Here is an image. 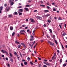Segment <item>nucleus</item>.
Masks as SVG:
<instances>
[{
    "instance_id": "f257e3e1",
    "label": "nucleus",
    "mask_w": 67,
    "mask_h": 67,
    "mask_svg": "<svg viewBox=\"0 0 67 67\" xmlns=\"http://www.w3.org/2000/svg\"><path fill=\"white\" fill-rule=\"evenodd\" d=\"M25 33V31L24 30H21L20 31V33L21 34H24L23 33Z\"/></svg>"
},
{
    "instance_id": "f03ea898",
    "label": "nucleus",
    "mask_w": 67,
    "mask_h": 67,
    "mask_svg": "<svg viewBox=\"0 0 67 67\" xmlns=\"http://www.w3.org/2000/svg\"><path fill=\"white\" fill-rule=\"evenodd\" d=\"M11 8V7H7L5 10V11L6 12L7 11H8L9 10V9Z\"/></svg>"
},
{
    "instance_id": "7ed1b4c3",
    "label": "nucleus",
    "mask_w": 67,
    "mask_h": 67,
    "mask_svg": "<svg viewBox=\"0 0 67 67\" xmlns=\"http://www.w3.org/2000/svg\"><path fill=\"white\" fill-rule=\"evenodd\" d=\"M47 42L49 43L50 44V45H51L52 46H54V44L50 42V41L48 40Z\"/></svg>"
},
{
    "instance_id": "20e7f679",
    "label": "nucleus",
    "mask_w": 67,
    "mask_h": 67,
    "mask_svg": "<svg viewBox=\"0 0 67 67\" xmlns=\"http://www.w3.org/2000/svg\"><path fill=\"white\" fill-rule=\"evenodd\" d=\"M30 20L31 21V22H32V23H34L35 22V21L34 20V19H32V18H31L30 19Z\"/></svg>"
},
{
    "instance_id": "39448f33",
    "label": "nucleus",
    "mask_w": 67,
    "mask_h": 67,
    "mask_svg": "<svg viewBox=\"0 0 67 67\" xmlns=\"http://www.w3.org/2000/svg\"><path fill=\"white\" fill-rule=\"evenodd\" d=\"M43 63H44V64H46V65H48V66H50V65L49 64V63H47L45 62H44Z\"/></svg>"
},
{
    "instance_id": "423d86ee",
    "label": "nucleus",
    "mask_w": 67,
    "mask_h": 67,
    "mask_svg": "<svg viewBox=\"0 0 67 67\" xmlns=\"http://www.w3.org/2000/svg\"><path fill=\"white\" fill-rule=\"evenodd\" d=\"M24 9H25L26 11H29V9H28L27 8H24Z\"/></svg>"
},
{
    "instance_id": "0eeeda50",
    "label": "nucleus",
    "mask_w": 67,
    "mask_h": 67,
    "mask_svg": "<svg viewBox=\"0 0 67 67\" xmlns=\"http://www.w3.org/2000/svg\"><path fill=\"white\" fill-rule=\"evenodd\" d=\"M10 29L11 31H12L13 29V26H11L10 27Z\"/></svg>"
},
{
    "instance_id": "6e6552de",
    "label": "nucleus",
    "mask_w": 67,
    "mask_h": 67,
    "mask_svg": "<svg viewBox=\"0 0 67 67\" xmlns=\"http://www.w3.org/2000/svg\"><path fill=\"white\" fill-rule=\"evenodd\" d=\"M49 12V10H44V12L46 13V12Z\"/></svg>"
},
{
    "instance_id": "1a4fd4ad",
    "label": "nucleus",
    "mask_w": 67,
    "mask_h": 67,
    "mask_svg": "<svg viewBox=\"0 0 67 67\" xmlns=\"http://www.w3.org/2000/svg\"><path fill=\"white\" fill-rule=\"evenodd\" d=\"M1 52L2 53H6V51H5L3 50H1Z\"/></svg>"
},
{
    "instance_id": "9d476101",
    "label": "nucleus",
    "mask_w": 67,
    "mask_h": 67,
    "mask_svg": "<svg viewBox=\"0 0 67 67\" xmlns=\"http://www.w3.org/2000/svg\"><path fill=\"white\" fill-rule=\"evenodd\" d=\"M19 11L20 12H23V9H20L19 10Z\"/></svg>"
},
{
    "instance_id": "9b49d317",
    "label": "nucleus",
    "mask_w": 67,
    "mask_h": 67,
    "mask_svg": "<svg viewBox=\"0 0 67 67\" xmlns=\"http://www.w3.org/2000/svg\"><path fill=\"white\" fill-rule=\"evenodd\" d=\"M35 30H34L32 33V34L34 36V35H35Z\"/></svg>"
},
{
    "instance_id": "f8f14e48",
    "label": "nucleus",
    "mask_w": 67,
    "mask_h": 67,
    "mask_svg": "<svg viewBox=\"0 0 67 67\" xmlns=\"http://www.w3.org/2000/svg\"><path fill=\"white\" fill-rule=\"evenodd\" d=\"M21 44L23 45L24 46V47H25V44L23 43H21Z\"/></svg>"
},
{
    "instance_id": "ddd939ff",
    "label": "nucleus",
    "mask_w": 67,
    "mask_h": 67,
    "mask_svg": "<svg viewBox=\"0 0 67 67\" xmlns=\"http://www.w3.org/2000/svg\"><path fill=\"white\" fill-rule=\"evenodd\" d=\"M36 18H37V19H41V18L40 17L38 16H37Z\"/></svg>"
},
{
    "instance_id": "4468645a",
    "label": "nucleus",
    "mask_w": 67,
    "mask_h": 67,
    "mask_svg": "<svg viewBox=\"0 0 67 67\" xmlns=\"http://www.w3.org/2000/svg\"><path fill=\"white\" fill-rule=\"evenodd\" d=\"M18 48H20V47H21V44H19L18 45Z\"/></svg>"
},
{
    "instance_id": "2eb2a0df",
    "label": "nucleus",
    "mask_w": 67,
    "mask_h": 67,
    "mask_svg": "<svg viewBox=\"0 0 67 67\" xmlns=\"http://www.w3.org/2000/svg\"><path fill=\"white\" fill-rule=\"evenodd\" d=\"M18 12V13L19 14V15H22V13H20V12Z\"/></svg>"
},
{
    "instance_id": "dca6fc26",
    "label": "nucleus",
    "mask_w": 67,
    "mask_h": 67,
    "mask_svg": "<svg viewBox=\"0 0 67 67\" xmlns=\"http://www.w3.org/2000/svg\"><path fill=\"white\" fill-rule=\"evenodd\" d=\"M54 42H55V43L57 45L58 44V43L57 42V41H56L55 39L54 40Z\"/></svg>"
},
{
    "instance_id": "f3484780",
    "label": "nucleus",
    "mask_w": 67,
    "mask_h": 67,
    "mask_svg": "<svg viewBox=\"0 0 67 67\" xmlns=\"http://www.w3.org/2000/svg\"><path fill=\"white\" fill-rule=\"evenodd\" d=\"M27 59L28 60V61H30V60H31V59L29 57H28L27 58Z\"/></svg>"
},
{
    "instance_id": "a211bd4d",
    "label": "nucleus",
    "mask_w": 67,
    "mask_h": 67,
    "mask_svg": "<svg viewBox=\"0 0 67 67\" xmlns=\"http://www.w3.org/2000/svg\"><path fill=\"white\" fill-rule=\"evenodd\" d=\"M62 23H61V25L59 24V26L60 29H62V28L61 27V26H62Z\"/></svg>"
},
{
    "instance_id": "6ab92c4d",
    "label": "nucleus",
    "mask_w": 67,
    "mask_h": 67,
    "mask_svg": "<svg viewBox=\"0 0 67 67\" xmlns=\"http://www.w3.org/2000/svg\"><path fill=\"white\" fill-rule=\"evenodd\" d=\"M49 31L50 32V33H52V30L51 29H49Z\"/></svg>"
},
{
    "instance_id": "aec40b11",
    "label": "nucleus",
    "mask_w": 67,
    "mask_h": 67,
    "mask_svg": "<svg viewBox=\"0 0 67 67\" xmlns=\"http://www.w3.org/2000/svg\"><path fill=\"white\" fill-rule=\"evenodd\" d=\"M6 65L8 67H10V64H7Z\"/></svg>"
},
{
    "instance_id": "412c9836",
    "label": "nucleus",
    "mask_w": 67,
    "mask_h": 67,
    "mask_svg": "<svg viewBox=\"0 0 67 67\" xmlns=\"http://www.w3.org/2000/svg\"><path fill=\"white\" fill-rule=\"evenodd\" d=\"M2 9H3V7H0V10H2Z\"/></svg>"
},
{
    "instance_id": "4be33fe9",
    "label": "nucleus",
    "mask_w": 67,
    "mask_h": 67,
    "mask_svg": "<svg viewBox=\"0 0 67 67\" xmlns=\"http://www.w3.org/2000/svg\"><path fill=\"white\" fill-rule=\"evenodd\" d=\"M13 4H14V2H12L10 4V5H13Z\"/></svg>"
},
{
    "instance_id": "5701e85b",
    "label": "nucleus",
    "mask_w": 67,
    "mask_h": 67,
    "mask_svg": "<svg viewBox=\"0 0 67 67\" xmlns=\"http://www.w3.org/2000/svg\"><path fill=\"white\" fill-rule=\"evenodd\" d=\"M25 7H31V6L30 5H26Z\"/></svg>"
},
{
    "instance_id": "b1692460",
    "label": "nucleus",
    "mask_w": 67,
    "mask_h": 67,
    "mask_svg": "<svg viewBox=\"0 0 67 67\" xmlns=\"http://www.w3.org/2000/svg\"><path fill=\"white\" fill-rule=\"evenodd\" d=\"M24 64L25 65H27V62H25L24 63Z\"/></svg>"
},
{
    "instance_id": "393cba45",
    "label": "nucleus",
    "mask_w": 67,
    "mask_h": 67,
    "mask_svg": "<svg viewBox=\"0 0 67 67\" xmlns=\"http://www.w3.org/2000/svg\"><path fill=\"white\" fill-rule=\"evenodd\" d=\"M14 15H17V14H18V13L16 12H14Z\"/></svg>"
},
{
    "instance_id": "a878e982",
    "label": "nucleus",
    "mask_w": 67,
    "mask_h": 67,
    "mask_svg": "<svg viewBox=\"0 0 67 67\" xmlns=\"http://www.w3.org/2000/svg\"><path fill=\"white\" fill-rule=\"evenodd\" d=\"M40 6H41V7H45V5L43 4L40 5Z\"/></svg>"
},
{
    "instance_id": "bb28decb",
    "label": "nucleus",
    "mask_w": 67,
    "mask_h": 67,
    "mask_svg": "<svg viewBox=\"0 0 67 67\" xmlns=\"http://www.w3.org/2000/svg\"><path fill=\"white\" fill-rule=\"evenodd\" d=\"M54 59H55V57L53 56L52 58V60H54Z\"/></svg>"
},
{
    "instance_id": "cd10ccee",
    "label": "nucleus",
    "mask_w": 67,
    "mask_h": 67,
    "mask_svg": "<svg viewBox=\"0 0 67 67\" xmlns=\"http://www.w3.org/2000/svg\"><path fill=\"white\" fill-rule=\"evenodd\" d=\"M14 34H15V32H13L12 34V36H14Z\"/></svg>"
},
{
    "instance_id": "c85d7f7f",
    "label": "nucleus",
    "mask_w": 67,
    "mask_h": 67,
    "mask_svg": "<svg viewBox=\"0 0 67 67\" xmlns=\"http://www.w3.org/2000/svg\"><path fill=\"white\" fill-rule=\"evenodd\" d=\"M66 35V34L64 32L63 33V36H65V35Z\"/></svg>"
},
{
    "instance_id": "c756f323",
    "label": "nucleus",
    "mask_w": 67,
    "mask_h": 67,
    "mask_svg": "<svg viewBox=\"0 0 67 67\" xmlns=\"http://www.w3.org/2000/svg\"><path fill=\"white\" fill-rule=\"evenodd\" d=\"M50 15V14H48L47 15H46L45 16L47 17V16H49Z\"/></svg>"
},
{
    "instance_id": "7c9ffc66",
    "label": "nucleus",
    "mask_w": 67,
    "mask_h": 67,
    "mask_svg": "<svg viewBox=\"0 0 67 67\" xmlns=\"http://www.w3.org/2000/svg\"><path fill=\"white\" fill-rule=\"evenodd\" d=\"M18 8L19 9H20V8H22V6H19Z\"/></svg>"
},
{
    "instance_id": "2f4dec72",
    "label": "nucleus",
    "mask_w": 67,
    "mask_h": 67,
    "mask_svg": "<svg viewBox=\"0 0 67 67\" xmlns=\"http://www.w3.org/2000/svg\"><path fill=\"white\" fill-rule=\"evenodd\" d=\"M62 59H60V62L61 63L62 62Z\"/></svg>"
},
{
    "instance_id": "473e14b6",
    "label": "nucleus",
    "mask_w": 67,
    "mask_h": 67,
    "mask_svg": "<svg viewBox=\"0 0 67 67\" xmlns=\"http://www.w3.org/2000/svg\"><path fill=\"white\" fill-rule=\"evenodd\" d=\"M30 37L31 38H34V37L32 36H31V37Z\"/></svg>"
},
{
    "instance_id": "72a5a7b5",
    "label": "nucleus",
    "mask_w": 67,
    "mask_h": 67,
    "mask_svg": "<svg viewBox=\"0 0 67 67\" xmlns=\"http://www.w3.org/2000/svg\"><path fill=\"white\" fill-rule=\"evenodd\" d=\"M62 46L63 49H64V46H63L62 44Z\"/></svg>"
},
{
    "instance_id": "f704fd0d",
    "label": "nucleus",
    "mask_w": 67,
    "mask_h": 67,
    "mask_svg": "<svg viewBox=\"0 0 67 67\" xmlns=\"http://www.w3.org/2000/svg\"><path fill=\"white\" fill-rule=\"evenodd\" d=\"M63 66H64V67H65V66H66V64H64L63 65Z\"/></svg>"
},
{
    "instance_id": "c9c22d12",
    "label": "nucleus",
    "mask_w": 67,
    "mask_h": 67,
    "mask_svg": "<svg viewBox=\"0 0 67 67\" xmlns=\"http://www.w3.org/2000/svg\"><path fill=\"white\" fill-rule=\"evenodd\" d=\"M34 40V38H32L31 39H30V41H33Z\"/></svg>"
},
{
    "instance_id": "e433bc0d",
    "label": "nucleus",
    "mask_w": 67,
    "mask_h": 67,
    "mask_svg": "<svg viewBox=\"0 0 67 67\" xmlns=\"http://www.w3.org/2000/svg\"><path fill=\"white\" fill-rule=\"evenodd\" d=\"M58 20H62V19L61 18H60V17H59V18L58 19Z\"/></svg>"
},
{
    "instance_id": "4c0bfd02",
    "label": "nucleus",
    "mask_w": 67,
    "mask_h": 67,
    "mask_svg": "<svg viewBox=\"0 0 67 67\" xmlns=\"http://www.w3.org/2000/svg\"><path fill=\"white\" fill-rule=\"evenodd\" d=\"M9 54L10 56H11V57H12V54L10 53H9Z\"/></svg>"
},
{
    "instance_id": "58836bf2",
    "label": "nucleus",
    "mask_w": 67,
    "mask_h": 67,
    "mask_svg": "<svg viewBox=\"0 0 67 67\" xmlns=\"http://www.w3.org/2000/svg\"><path fill=\"white\" fill-rule=\"evenodd\" d=\"M9 18H11V17H12V15H10L9 16Z\"/></svg>"
},
{
    "instance_id": "ea45409f",
    "label": "nucleus",
    "mask_w": 67,
    "mask_h": 67,
    "mask_svg": "<svg viewBox=\"0 0 67 67\" xmlns=\"http://www.w3.org/2000/svg\"><path fill=\"white\" fill-rule=\"evenodd\" d=\"M14 54L15 55H16V54H17V53H16V52H15L14 53Z\"/></svg>"
},
{
    "instance_id": "a19ab883",
    "label": "nucleus",
    "mask_w": 67,
    "mask_h": 67,
    "mask_svg": "<svg viewBox=\"0 0 67 67\" xmlns=\"http://www.w3.org/2000/svg\"><path fill=\"white\" fill-rule=\"evenodd\" d=\"M56 9H55V8H53V10L54 11H56Z\"/></svg>"
},
{
    "instance_id": "79ce46f5",
    "label": "nucleus",
    "mask_w": 67,
    "mask_h": 67,
    "mask_svg": "<svg viewBox=\"0 0 67 67\" xmlns=\"http://www.w3.org/2000/svg\"><path fill=\"white\" fill-rule=\"evenodd\" d=\"M48 22L49 23H50V22H51V20H48Z\"/></svg>"
},
{
    "instance_id": "37998d69",
    "label": "nucleus",
    "mask_w": 67,
    "mask_h": 67,
    "mask_svg": "<svg viewBox=\"0 0 67 67\" xmlns=\"http://www.w3.org/2000/svg\"><path fill=\"white\" fill-rule=\"evenodd\" d=\"M52 5H55V3H52Z\"/></svg>"
},
{
    "instance_id": "c03bdc74",
    "label": "nucleus",
    "mask_w": 67,
    "mask_h": 67,
    "mask_svg": "<svg viewBox=\"0 0 67 67\" xmlns=\"http://www.w3.org/2000/svg\"><path fill=\"white\" fill-rule=\"evenodd\" d=\"M10 61H11L12 62H13V59H10Z\"/></svg>"
},
{
    "instance_id": "a18cd8bd",
    "label": "nucleus",
    "mask_w": 67,
    "mask_h": 67,
    "mask_svg": "<svg viewBox=\"0 0 67 67\" xmlns=\"http://www.w3.org/2000/svg\"><path fill=\"white\" fill-rule=\"evenodd\" d=\"M54 56H53L54 57L56 56V53H55L54 54Z\"/></svg>"
},
{
    "instance_id": "49530a36",
    "label": "nucleus",
    "mask_w": 67,
    "mask_h": 67,
    "mask_svg": "<svg viewBox=\"0 0 67 67\" xmlns=\"http://www.w3.org/2000/svg\"><path fill=\"white\" fill-rule=\"evenodd\" d=\"M37 10H35L34 11V12H37Z\"/></svg>"
},
{
    "instance_id": "de8ad7c7",
    "label": "nucleus",
    "mask_w": 67,
    "mask_h": 67,
    "mask_svg": "<svg viewBox=\"0 0 67 67\" xmlns=\"http://www.w3.org/2000/svg\"><path fill=\"white\" fill-rule=\"evenodd\" d=\"M44 27H46V24H44V25H43Z\"/></svg>"
},
{
    "instance_id": "09e8293b",
    "label": "nucleus",
    "mask_w": 67,
    "mask_h": 67,
    "mask_svg": "<svg viewBox=\"0 0 67 67\" xmlns=\"http://www.w3.org/2000/svg\"><path fill=\"white\" fill-rule=\"evenodd\" d=\"M30 64L31 65H33V63H32V62H30Z\"/></svg>"
},
{
    "instance_id": "8fccbe9b",
    "label": "nucleus",
    "mask_w": 67,
    "mask_h": 67,
    "mask_svg": "<svg viewBox=\"0 0 67 67\" xmlns=\"http://www.w3.org/2000/svg\"><path fill=\"white\" fill-rule=\"evenodd\" d=\"M43 67H47V66H46L45 65H43Z\"/></svg>"
},
{
    "instance_id": "3c124183",
    "label": "nucleus",
    "mask_w": 67,
    "mask_h": 67,
    "mask_svg": "<svg viewBox=\"0 0 67 67\" xmlns=\"http://www.w3.org/2000/svg\"><path fill=\"white\" fill-rule=\"evenodd\" d=\"M38 58L39 60H41V58H39V57H38Z\"/></svg>"
},
{
    "instance_id": "603ef678",
    "label": "nucleus",
    "mask_w": 67,
    "mask_h": 67,
    "mask_svg": "<svg viewBox=\"0 0 67 67\" xmlns=\"http://www.w3.org/2000/svg\"><path fill=\"white\" fill-rule=\"evenodd\" d=\"M23 27H25V25H22Z\"/></svg>"
},
{
    "instance_id": "864d4df0",
    "label": "nucleus",
    "mask_w": 67,
    "mask_h": 67,
    "mask_svg": "<svg viewBox=\"0 0 67 67\" xmlns=\"http://www.w3.org/2000/svg\"><path fill=\"white\" fill-rule=\"evenodd\" d=\"M29 33V34H31V31H29L28 32Z\"/></svg>"
},
{
    "instance_id": "5fc2aeb1",
    "label": "nucleus",
    "mask_w": 67,
    "mask_h": 67,
    "mask_svg": "<svg viewBox=\"0 0 67 67\" xmlns=\"http://www.w3.org/2000/svg\"><path fill=\"white\" fill-rule=\"evenodd\" d=\"M21 65L22 66H24L23 65V63H21Z\"/></svg>"
},
{
    "instance_id": "6e6d98bb",
    "label": "nucleus",
    "mask_w": 67,
    "mask_h": 67,
    "mask_svg": "<svg viewBox=\"0 0 67 67\" xmlns=\"http://www.w3.org/2000/svg\"><path fill=\"white\" fill-rule=\"evenodd\" d=\"M12 1H11V0H9V2L10 3H11V2Z\"/></svg>"
},
{
    "instance_id": "4d7b16f0",
    "label": "nucleus",
    "mask_w": 67,
    "mask_h": 67,
    "mask_svg": "<svg viewBox=\"0 0 67 67\" xmlns=\"http://www.w3.org/2000/svg\"><path fill=\"white\" fill-rule=\"evenodd\" d=\"M47 8H48V9H49V8H50V7L49 6H47Z\"/></svg>"
},
{
    "instance_id": "13d9d810",
    "label": "nucleus",
    "mask_w": 67,
    "mask_h": 67,
    "mask_svg": "<svg viewBox=\"0 0 67 67\" xmlns=\"http://www.w3.org/2000/svg\"><path fill=\"white\" fill-rule=\"evenodd\" d=\"M2 13V10H0V13Z\"/></svg>"
},
{
    "instance_id": "bf43d9fd",
    "label": "nucleus",
    "mask_w": 67,
    "mask_h": 67,
    "mask_svg": "<svg viewBox=\"0 0 67 67\" xmlns=\"http://www.w3.org/2000/svg\"><path fill=\"white\" fill-rule=\"evenodd\" d=\"M7 4H4V6L5 7H7Z\"/></svg>"
},
{
    "instance_id": "052dcab7",
    "label": "nucleus",
    "mask_w": 67,
    "mask_h": 67,
    "mask_svg": "<svg viewBox=\"0 0 67 67\" xmlns=\"http://www.w3.org/2000/svg\"><path fill=\"white\" fill-rule=\"evenodd\" d=\"M64 26L65 27H66V24H64Z\"/></svg>"
},
{
    "instance_id": "680f3d73",
    "label": "nucleus",
    "mask_w": 67,
    "mask_h": 67,
    "mask_svg": "<svg viewBox=\"0 0 67 67\" xmlns=\"http://www.w3.org/2000/svg\"><path fill=\"white\" fill-rule=\"evenodd\" d=\"M30 31L29 30V29H28L27 30V32H28V33L29 32V31Z\"/></svg>"
},
{
    "instance_id": "e2e57ef3",
    "label": "nucleus",
    "mask_w": 67,
    "mask_h": 67,
    "mask_svg": "<svg viewBox=\"0 0 67 67\" xmlns=\"http://www.w3.org/2000/svg\"><path fill=\"white\" fill-rule=\"evenodd\" d=\"M31 2V1H28V2H29V3Z\"/></svg>"
},
{
    "instance_id": "0e129e2a",
    "label": "nucleus",
    "mask_w": 67,
    "mask_h": 67,
    "mask_svg": "<svg viewBox=\"0 0 67 67\" xmlns=\"http://www.w3.org/2000/svg\"><path fill=\"white\" fill-rule=\"evenodd\" d=\"M6 59L7 60H8V59L7 58H6Z\"/></svg>"
},
{
    "instance_id": "69168bd1",
    "label": "nucleus",
    "mask_w": 67,
    "mask_h": 67,
    "mask_svg": "<svg viewBox=\"0 0 67 67\" xmlns=\"http://www.w3.org/2000/svg\"><path fill=\"white\" fill-rule=\"evenodd\" d=\"M57 52L58 53H59V50H57Z\"/></svg>"
},
{
    "instance_id": "338daca9",
    "label": "nucleus",
    "mask_w": 67,
    "mask_h": 67,
    "mask_svg": "<svg viewBox=\"0 0 67 67\" xmlns=\"http://www.w3.org/2000/svg\"><path fill=\"white\" fill-rule=\"evenodd\" d=\"M18 43V42H17V41H15V43L16 44H17Z\"/></svg>"
},
{
    "instance_id": "774afa93",
    "label": "nucleus",
    "mask_w": 67,
    "mask_h": 67,
    "mask_svg": "<svg viewBox=\"0 0 67 67\" xmlns=\"http://www.w3.org/2000/svg\"><path fill=\"white\" fill-rule=\"evenodd\" d=\"M2 57H4V55H2Z\"/></svg>"
}]
</instances>
